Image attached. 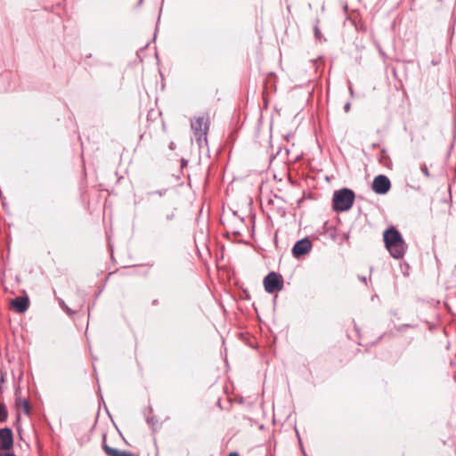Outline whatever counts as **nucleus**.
Segmentation results:
<instances>
[{"label": "nucleus", "instance_id": "1", "mask_svg": "<svg viewBox=\"0 0 456 456\" xmlns=\"http://www.w3.org/2000/svg\"><path fill=\"white\" fill-rule=\"evenodd\" d=\"M383 239L386 248L392 257L395 259L403 257L407 249V245L397 229L391 226L385 230L383 232Z\"/></svg>", "mask_w": 456, "mask_h": 456}, {"label": "nucleus", "instance_id": "2", "mask_svg": "<svg viewBox=\"0 0 456 456\" xmlns=\"http://www.w3.org/2000/svg\"><path fill=\"white\" fill-rule=\"evenodd\" d=\"M354 201V193L350 189H341L334 192L332 203L336 211L349 210Z\"/></svg>", "mask_w": 456, "mask_h": 456}, {"label": "nucleus", "instance_id": "3", "mask_svg": "<svg viewBox=\"0 0 456 456\" xmlns=\"http://www.w3.org/2000/svg\"><path fill=\"white\" fill-rule=\"evenodd\" d=\"M191 127L199 142L203 139L206 140V135L208 130V118L205 115L195 118L191 122Z\"/></svg>", "mask_w": 456, "mask_h": 456}, {"label": "nucleus", "instance_id": "4", "mask_svg": "<svg viewBox=\"0 0 456 456\" xmlns=\"http://www.w3.org/2000/svg\"><path fill=\"white\" fill-rule=\"evenodd\" d=\"M265 289L268 293H274L281 291L283 288V280L281 275L272 272L268 273L264 279Z\"/></svg>", "mask_w": 456, "mask_h": 456}, {"label": "nucleus", "instance_id": "5", "mask_svg": "<svg viewBox=\"0 0 456 456\" xmlns=\"http://www.w3.org/2000/svg\"><path fill=\"white\" fill-rule=\"evenodd\" d=\"M391 183L389 179L383 175H379L376 176L372 183V190L378 194H385L390 189Z\"/></svg>", "mask_w": 456, "mask_h": 456}, {"label": "nucleus", "instance_id": "6", "mask_svg": "<svg viewBox=\"0 0 456 456\" xmlns=\"http://www.w3.org/2000/svg\"><path fill=\"white\" fill-rule=\"evenodd\" d=\"M13 445L12 432L10 428L0 429V447L3 450H10Z\"/></svg>", "mask_w": 456, "mask_h": 456}, {"label": "nucleus", "instance_id": "7", "mask_svg": "<svg viewBox=\"0 0 456 456\" xmlns=\"http://www.w3.org/2000/svg\"><path fill=\"white\" fill-rule=\"evenodd\" d=\"M312 248V243L308 239L298 240L292 248V253L296 257L305 255Z\"/></svg>", "mask_w": 456, "mask_h": 456}, {"label": "nucleus", "instance_id": "8", "mask_svg": "<svg viewBox=\"0 0 456 456\" xmlns=\"http://www.w3.org/2000/svg\"><path fill=\"white\" fill-rule=\"evenodd\" d=\"M11 305L17 313H24L28 307V298L27 297H15L11 301Z\"/></svg>", "mask_w": 456, "mask_h": 456}, {"label": "nucleus", "instance_id": "9", "mask_svg": "<svg viewBox=\"0 0 456 456\" xmlns=\"http://www.w3.org/2000/svg\"><path fill=\"white\" fill-rule=\"evenodd\" d=\"M102 449L108 456H137L130 452L120 451V450H118V449L109 446L106 444L105 436L103 437Z\"/></svg>", "mask_w": 456, "mask_h": 456}, {"label": "nucleus", "instance_id": "10", "mask_svg": "<svg viewBox=\"0 0 456 456\" xmlns=\"http://www.w3.org/2000/svg\"><path fill=\"white\" fill-rule=\"evenodd\" d=\"M15 395H16L15 404H16L17 411H22L25 414H29L30 407H29L28 401L26 398L21 397L20 392L18 390L16 391Z\"/></svg>", "mask_w": 456, "mask_h": 456}, {"label": "nucleus", "instance_id": "11", "mask_svg": "<svg viewBox=\"0 0 456 456\" xmlns=\"http://www.w3.org/2000/svg\"><path fill=\"white\" fill-rule=\"evenodd\" d=\"M7 418V411L4 404H0V421L5 420Z\"/></svg>", "mask_w": 456, "mask_h": 456}, {"label": "nucleus", "instance_id": "12", "mask_svg": "<svg viewBox=\"0 0 456 456\" xmlns=\"http://www.w3.org/2000/svg\"><path fill=\"white\" fill-rule=\"evenodd\" d=\"M314 35H315V37L318 39V40H321L322 39V35H321V31L320 29L315 27L314 28Z\"/></svg>", "mask_w": 456, "mask_h": 456}, {"label": "nucleus", "instance_id": "13", "mask_svg": "<svg viewBox=\"0 0 456 456\" xmlns=\"http://www.w3.org/2000/svg\"><path fill=\"white\" fill-rule=\"evenodd\" d=\"M422 171L424 172V174H425L426 175H428V171L427 167H422Z\"/></svg>", "mask_w": 456, "mask_h": 456}, {"label": "nucleus", "instance_id": "14", "mask_svg": "<svg viewBox=\"0 0 456 456\" xmlns=\"http://www.w3.org/2000/svg\"><path fill=\"white\" fill-rule=\"evenodd\" d=\"M228 456H240V455H239V453H238V452H230V453L228 454Z\"/></svg>", "mask_w": 456, "mask_h": 456}, {"label": "nucleus", "instance_id": "15", "mask_svg": "<svg viewBox=\"0 0 456 456\" xmlns=\"http://www.w3.org/2000/svg\"><path fill=\"white\" fill-rule=\"evenodd\" d=\"M158 304H159V300H158V299H154V300H152V302H151V305H157Z\"/></svg>", "mask_w": 456, "mask_h": 456}, {"label": "nucleus", "instance_id": "16", "mask_svg": "<svg viewBox=\"0 0 456 456\" xmlns=\"http://www.w3.org/2000/svg\"><path fill=\"white\" fill-rule=\"evenodd\" d=\"M4 456H15L12 452H7Z\"/></svg>", "mask_w": 456, "mask_h": 456}]
</instances>
